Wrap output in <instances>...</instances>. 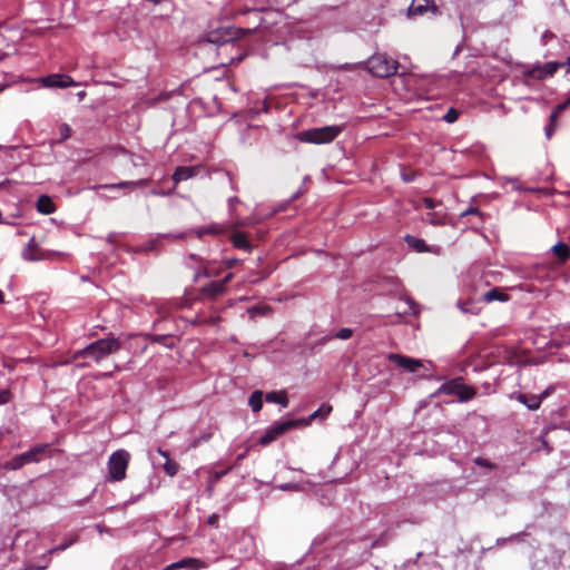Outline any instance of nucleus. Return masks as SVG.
<instances>
[{"mask_svg":"<svg viewBox=\"0 0 570 570\" xmlns=\"http://www.w3.org/2000/svg\"><path fill=\"white\" fill-rule=\"evenodd\" d=\"M12 393L10 390H0V405L7 404L11 401Z\"/></svg>","mask_w":570,"mask_h":570,"instance_id":"obj_35","label":"nucleus"},{"mask_svg":"<svg viewBox=\"0 0 570 570\" xmlns=\"http://www.w3.org/2000/svg\"><path fill=\"white\" fill-rule=\"evenodd\" d=\"M550 391H551V389L548 387L540 395H537V397H540V404L542 403V401L544 399H547L550 395Z\"/></svg>","mask_w":570,"mask_h":570,"instance_id":"obj_46","label":"nucleus"},{"mask_svg":"<svg viewBox=\"0 0 570 570\" xmlns=\"http://www.w3.org/2000/svg\"><path fill=\"white\" fill-rule=\"evenodd\" d=\"M422 204L425 208L428 209H433L434 207H436V205L441 204L440 202H436L435 199L433 198H430V197H425L422 199Z\"/></svg>","mask_w":570,"mask_h":570,"instance_id":"obj_38","label":"nucleus"},{"mask_svg":"<svg viewBox=\"0 0 570 570\" xmlns=\"http://www.w3.org/2000/svg\"><path fill=\"white\" fill-rule=\"evenodd\" d=\"M404 240L410 248H412L413 250H415L417 253H425L429 250V247H428L425 240L422 238H419V237H415L412 235H406L404 237Z\"/></svg>","mask_w":570,"mask_h":570,"instance_id":"obj_19","label":"nucleus"},{"mask_svg":"<svg viewBox=\"0 0 570 570\" xmlns=\"http://www.w3.org/2000/svg\"><path fill=\"white\" fill-rule=\"evenodd\" d=\"M517 400L531 411H535L540 407V397H537V395L519 393Z\"/></svg>","mask_w":570,"mask_h":570,"instance_id":"obj_21","label":"nucleus"},{"mask_svg":"<svg viewBox=\"0 0 570 570\" xmlns=\"http://www.w3.org/2000/svg\"><path fill=\"white\" fill-rule=\"evenodd\" d=\"M553 254L561 261L566 262L570 257V248L566 243L559 242L552 247Z\"/></svg>","mask_w":570,"mask_h":570,"instance_id":"obj_25","label":"nucleus"},{"mask_svg":"<svg viewBox=\"0 0 570 570\" xmlns=\"http://www.w3.org/2000/svg\"><path fill=\"white\" fill-rule=\"evenodd\" d=\"M263 397H264V394L259 390H256V391H254L250 394L249 400H248V404L252 407L253 412L256 413V412H259L262 410V407H263Z\"/></svg>","mask_w":570,"mask_h":570,"instance_id":"obj_24","label":"nucleus"},{"mask_svg":"<svg viewBox=\"0 0 570 570\" xmlns=\"http://www.w3.org/2000/svg\"><path fill=\"white\" fill-rule=\"evenodd\" d=\"M233 273H228L223 279L219 281V283H223V287L226 289V285L230 282L233 278Z\"/></svg>","mask_w":570,"mask_h":570,"instance_id":"obj_45","label":"nucleus"},{"mask_svg":"<svg viewBox=\"0 0 570 570\" xmlns=\"http://www.w3.org/2000/svg\"><path fill=\"white\" fill-rule=\"evenodd\" d=\"M271 312V307L269 306H255L253 308L249 309V313L250 314H267Z\"/></svg>","mask_w":570,"mask_h":570,"instance_id":"obj_39","label":"nucleus"},{"mask_svg":"<svg viewBox=\"0 0 570 570\" xmlns=\"http://www.w3.org/2000/svg\"><path fill=\"white\" fill-rule=\"evenodd\" d=\"M243 458H244V454H239L237 458V461L243 460Z\"/></svg>","mask_w":570,"mask_h":570,"instance_id":"obj_55","label":"nucleus"},{"mask_svg":"<svg viewBox=\"0 0 570 570\" xmlns=\"http://www.w3.org/2000/svg\"><path fill=\"white\" fill-rule=\"evenodd\" d=\"M387 360L395 364L399 367L404 368L410 373H415L420 367H422V363L420 360L412 358L410 356H405L397 353H390L387 355Z\"/></svg>","mask_w":570,"mask_h":570,"instance_id":"obj_9","label":"nucleus"},{"mask_svg":"<svg viewBox=\"0 0 570 570\" xmlns=\"http://www.w3.org/2000/svg\"><path fill=\"white\" fill-rule=\"evenodd\" d=\"M199 170L198 166H178L171 176L174 186L176 187L180 181L195 177Z\"/></svg>","mask_w":570,"mask_h":570,"instance_id":"obj_13","label":"nucleus"},{"mask_svg":"<svg viewBox=\"0 0 570 570\" xmlns=\"http://www.w3.org/2000/svg\"><path fill=\"white\" fill-rule=\"evenodd\" d=\"M235 38H236V33L233 32V30H230V29H219V30H215V31L209 32V35L207 37V40L210 43L225 45V43L230 42Z\"/></svg>","mask_w":570,"mask_h":570,"instance_id":"obj_14","label":"nucleus"},{"mask_svg":"<svg viewBox=\"0 0 570 570\" xmlns=\"http://www.w3.org/2000/svg\"><path fill=\"white\" fill-rule=\"evenodd\" d=\"M68 546H69V544H60V546H58V547H56V548L51 549V550L49 551V553H55V552H57V551H63L65 549H67V548H68Z\"/></svg>","mask_w":570,"mask_h":570,"instance_id":"obj_47","label":"nucleus"},{"mask_svg":"<svg viewBox=\"0 0 570 570\" xmlns=\"http://www.w3.org/2000/svg\"><path fill=\"white\" fill-rule=\"evenodd\" d=\"M332 412V406L331 405H327V404H323L318 410H316L315 412H313L308 420L307 421H304L303 425L304 424H308L309 421L316 419V417H326L330 413Z\"/></svg>","mask_w":570,"mask_h":570,"instance_id":"obj_28","label":"nucleus"},{"mask_svg":"<svg viewBox=\"0 0 570 570\" xmlns=\"http://www.w3.org/2000/svg\"><path fill=\"white\" fill-rule=\"evenodd\" d=\"M570 106V96L563 101L562 104H559L553 110L557 114H561L563 110H566Z\"/></svg>","mask_w":570,"mask_h":570,"instance_id":"obj_40","label":"nucleus"},{"mask_svg":"<svg viewBox=\"0 0 570 570\" xmlns=\"http://www.w3.org/2000/svg\"><path fill=\"white\" fill-rule=\"evenodd\" d=\"M42 83L46 87L68 88L77 86V82L68 75L52 73L42 78Z\"/></svg>","mask_w":570,"mask_h":570,"instance_id":"obj_11","label":"nucleus"},{"mask_svg":"<svg viewBox=\"0 0 570 570\" xmlns=\"http://www.w3.org/2000/svg\"><path fill=\"white\" fill-rule=\"evenodd\" d=\"M233 465L227 466L224 470L220 471H213L209 473L208 480H207V491L209 495H212L215 485L222 480L223 476L227 475L232 470Z\"/></svg>","mask_w":570,"mask_h":570,"instance_id":"obj_16","label":"nucleus"},{"mask_svg":"<svg viewBox=\"0 0 570 570\" xmlns=\"http://www.w3.org/2000/svg\"><path fill=\"white\" fill-rule=\"evenodd\" d=\"M204 275L207 276V277H210L213 274H212V272L208 268H205Z\"/></svg>","mask_w":570,"mask_h":570,"instance_id":"obj_50","label":"nucleus"},{"mask_svg":"<svg viewBox=\"0 0 570 570\" xmlns=\"http://www.w3.org/2000/svg\"><path fill=\"white\" fill-rule=\"evenodd\" d=\"M230 242H232L233 246L235 248H237V249H243V250H246V252H250L252 250V244L248 240V238H247L245 233H242V232L234 233L230 236Z\"/></svg>","mask_w":570,"mask_h":570,"instance_id":"obj_18","label":"nucleus"},{"mask_svg":"<svg viewBox=\"0 0 570 570\" xmlns=\"http://www.w3.org/2000/svg\"><path fill=\"white\" fill-rule=\"evenodd\" d=\"M265 400L268 403H278L283 407L288 406V399L285 391L281 392H269L265 395Z\"/></svg>","mask_w":570,"mask_h":570,"instance_id":"obj_23","label":"nucleus"},{"mask_svg":"<svg viewBox=\"0 0 570 570\" xmlns=\"http://www.w3.org/2000/svg\"><path fill=\"white\" fill-rule=\"evenodd\" d=\"M352 335H353V331H352L351 328H348V327H343V328H341V330L336 333L335 337H337V338H340V340H348L350 337H352Z\"/></svg>","mask_w":570,"mask_h":570,"instance_id":"obj_36","label":"nucleus"},{"mask_svg":"<svg viewBox=\"0 0 570 570\" xmlns=\"http://www.w3.org/2000/svg\"><path fill=\"white\" fill-rule=\"evenodd\" d=\"M468 215H482L481 212L475 208V207H470L469 209H466L465 212L462 213V216H468Z\"/></svg>","mask_w":570,"mask_h":570,"instance_id":"obj_43","label":"nucleus"},{"mask_svg":"<svg viewBox=\"0 0 570 570\" xmlns=\"http://www.w3.org/2000/svg\"><path fill=\"white\" fill-rule=\"evenodd\" d=\"M562 67H564L563 62L550 61L543 66L532 67L528 75L533 79L543 80L546 78L552 77Z\"/></svg>","mask_w":570,"mask_h":570,"instance_id":"obj_8","label":"nucleus"},{"mask_svg":"<svg viewBox=\"0 0 570 570\" xmlns=\"http://www.w3.org/2000/svg\"><path fill=\"white\" fill-rule=\"evenodd\" d=\"M121 348V343L116 337L100 338L82 350L76 351L72 358H91L96 363L101 362L107 356L117 353Z\"/></svg>","mask_w":570,"mask_h":570,"instance_id":"obj_1","label":"nucleus"},{"mask_svg":"<svg viewBox=\"0 0 570 570\" xmlns=\"http://www.w3.org/2000/svg\"><path fill=\"white\" fill-rule=\"evenodd\" d=\"M558 116H559V114H557L554 110H552V112L550 115V124L546 128V135H547L548 138L551 137L553 130L557 128Z\"/></svg>","mask_w":570,"mask_h":570,"instance_id":"obj_31","label":"nucleus"},{"mask_svg":"<svg viewBox=\"0 0 570 570\" xmlns=\"http://www.w3.org/2000/svg\"><path fill=\"white\" fill-rule=\"evenodd\" d=\"M460 112L455 108H450L446 114L443 116V120L449 124H452L458 120Z\"/></svg>","mask_w":570,"mask_h":570,"instance_id":"obj_32","label":"nucleus"},{"mask_svg":"<svg viewBox=\"0 0 570 570\" xmlns=\"http://www.w3.org/2000/svg\"><path fill=\"white\" fill-rule=\"evenodd\" d=\"M303 423L304 420H287L284 422L275 423L265 431V433L259 438L258 442L261 445L266 446L273 441H275L277 438L286 433L288 430L303 425Z\"/></svg>","mask_w":570,"mask_h":570,"instance_id":"obj_7","label":"nucleus"},{"mask_svg":"<svg viewBox=\"0 0 570 570\" xmlns=\"http://www.w3.org/2000/svg\"><path fill=\"white\" fill-rule=\"evenodd\" d=\"M425 220L432 225H443L444 224V219L442 217L438 216L436 213H429L426 215Z\"/></svg>","mask_w":570,"mask_h":570,"instance_id":"obj_33","label":"nucleus"},{"mask_svg":"<svg viewBox=\"0 0 570 570\" xmlns=\"http://www.w3.org/2000/svg\"><path fill=\"white\" fill-rule=\"evenodd\" d=\"M4 303V294L3 292L0 289V304H3Z\"/></svg>","mask_w":570,"mask_h":570,"instance_id":"obj_51","label":"nucleus"},{"mask_svg":"<svg viewBox=\"0 0 570 570\" xmlns=\"http://www.w3.org/2000/svg\"><path fill=\"white\" fill-rule=\"evenodd\" d=\"M399 61L383 53H375L366 61V69L375 77L387 78L396 73Z\"/></svg>","mask_w":570,"mask_h":570,"instance_id":"obj_3","label":"nucleus"},{"mask_svg":"<svg viewBox=\"0 0 570 570\" xmlns=\"http://www.w3.org/2000/svg\"><path fill=\"white\" fill-rule=\"evenodd\" d=\"M438 393L456 395L461 402H466L475 396L476 391L474 387L464 384L462 377H456L443 383L439 387Z\"/></svg>","mask_w":570,"mask_h":570,"instance_id":"obj_6","label":"nucleus"},{"mask_svg":"<svg viewBox=\"0 0 570 570\" xmlns=\"http://www.w3.org/2000/svg\"><path fill=\"white\" fill-rule=\"evenodd\" d=\"M157 452H158L163 458H165V460H167V459H169V458H170L169 452H168V451H166V450H163L161 448H158V449H157Z\"/></svg>","mask_w":570,"mask_h":570,"instance_id":"obj_48","label":"nucleus"},{"mask_svg":"<svg viewBox=\"0 0 570 570\" xmlns=\"http://www.w3.org/2000/svg\"><path fill=\"white\" fill-rule=\"evenodd\" d=\"M226 227L223 226V225H218V224H210L206 227H200L196 230V235L198 238H202L204 235L206 234H210V235H220V234H224L226 233Z\"/></svg>","mask_w":570,"mask_h":570,"instance_id":"obj_22","label":"nucleus"},{"mask_svg":"<svg viewBox=\"0 0 570 570\" xmlns=\"http://www.w3.org/2000/svg\"><path fill=\"white\" fill-rule=\"evenodd\" d=\"M59 132H60V140H66L67 138L70 137V134H71V128L67 125V124H62L60 127H59Z\"/></svg>","mask_w":570,"mask_h":570,"instance_id":"obj_37","label":"nucleus"},{"mask_svg":"<svg viewBox=\"0 0 570 570\" xmlns=\"http://www.w3.org/2000/svg\"><path fill=\"white\" fill-rule=\"evenodd\" d=\"M130 454L126 450L115 451L108 460V480L119 482L126 478Z\"/></svg>","mask_w":570,"mask_h":570,"instance_id":"obj_5","label":"nucleus"},{"mask_svg":"<svg viewBox=\"0 0 570 570\" xmlns=\"http://www.w3.org/2000/svg\"><path fill=\"white\" fill-rule=\"evenodd\" d=\"M483 301L487 303H491L493 301L507 302L509 301V295L499 287H494L483 295Z\"/></svg>","mask_w":570,"mask_h":570,"instance_id":"obj_20","label":"nucleus"},{"mask_svg":"<svg viewBox=\"0 0 570 570\" xmlns=\"http://www.w3.org/2000/svg\"><path fill=\"white\" fill-rule=\"evenodd\" d=\"M206 564L204 561L197 558H184L177 562L170 563L165 567L163 570H178V569H187V570H198L205 568Z\"/></svg>","mask_w":570,"mask_h":570,"instance_id":"obj_12","label":"nucleus"},{"mask_svg":"<svg viewBox=\"0 0 570 570\" xmlns=\"http://www.w3.org/2000/svg\"><path fill=\"white\" fill-rule=\"evenodd\" d=\"M148 184V179H139L137 181H120L118 184L104 185V188H127V187H144Z\"/></svg>","mask_w":570,"mask_h":570,"instance_id":"obj_26","label":"nucleus"},{"mask_svg":"<svg viewBox=\"0 0 570 570\" xmlns=\"http://www.w3.org/2000/svg\"><path fill=\"white\" fill-rule=\"evenodd\" d=\"M165 338V336H156L154 338L155 342H161Z\"/></svg>","mask_w":570,"mask_h":570,"instance_id":"obj_52","label":"nucleus"},{"mask_svg":"<svg viewBox=\"0 0 570 570\" xmlns=\"http://www.w3.org/2000/svg\"><path fill=\"white\" fill-rule=\"evenodd\" d=\"M164 471L169 476H175L179 471V464L170 458L164 464Z\"/></svg>","mask_w":570,"mask_h":570,"instance_id":"obj_29","label":"nucleus"},{"mask_svg":"<svg viewBox=\"0 0 570 570\" xmlns=\"http://www.w3.org/2000/svg\"><path fill=\"white\" fill-rule=\"evenodd\" d=\"M217 321H219V317L213 318L210 323H216Z\"/></svg>","mask_w":570,"mask_h":570,"instance_id":"obj_54","label":"nucleus"},{"mask_svg":"<svg viewBox=\"0 0 570 570\" xmlns=\"http://www.w3.org/2000/svg\"><path fill=\"white\" fill-rule=\"evenodd\" d=\"M218 521H219L218 514L213 513L212 515L208 517L207 523L210 527H215L216 528V527H218Z\"/></svg>","mask_w":570,"mask_h":570,"instance_id":"obj_41","label":"nucleus"},{"mask_svg":"<svg viewBox=\"0 0 570 570\" xmlns=\"http://www.w3.org/2000/svg\"><path fill=\"white\" fill-rule=\"evenodd\" d=\"M225 293L223 283L219 281H213L200 288V294L206 297L215 298Z\"/></svg>","mask_w":570,"mask_h":570,"instance_id":"obj_15","label":"nucleus"},{"mask_svg":"<svg viewBox=\"0 0 570 570\" xmlns=\"http://www.w3.org/2000/svg\"><path fill=\"white\" fill-rule=\"evenodd\" d=\"M474 463L479 466L488 468L490 470L497 469V465L492 462H490L488 459L478 456L474 459Z\"/></svg>","mask_w":570,"mask_h":570,"instance_id":"obj_34","label":"nucleus"},{"mask_svg":"<svg viewBox=\"0 0 570 570\" xmlns=\"http://www.w3.org/2000/svg\"><path fill=\"white\" fill-rule=\"evenodd\" d=\"M428 12H432L433 14L438 12V7L433 0H412L407 9L410 17L423 16Z\"/></svg>","mask_w":570,"mask_h":570,"instance_id":"obj_10","label":"nucleus"},{"mask_svg":"<svg viewBox=\"0 0 570 570\" xmlns=\"http://www.w3.org/2000/svg\"><path fill=\"white\" fill-rule=\"evenodd\" d=\"M237 203H239V199L237 197L229 198V204L232 207L234 206V204H237Z\"/></svg>","mask_w":570,"mask_h":570,"instance_id":"obj_49","label":"nucleus"},{"mask_svg":"<svg viewBox=\"0 0 570 570\" xmlns=\"http://www.w3.org/2000/svg\"><path fill=\"white\" fill-rule=\"evenodd\" d=\"M48 452L49 444H38L29 451L13 456L4 463V468L8 470H19L27 464L38 463L48 454Z\"/></svg>","mask_w":570,"mask_h":570,"instance_id":"obj_4","label":"nucleus"},{"mask_svg":"<svg viewBox=\"0 0 570 570\" xmlns=\"http://www.w3.org/2000/svg\"><path fill=\"white\" fill-rule=\"evenodd\" d=\"M342 130L343 128L341 126L311 128L299 131L296 135V138L299 141L307 144H328L332 142L342 132Z\"/></svg>","mask_w":570,"mask_h":570,"instance_id":"obj_2","label":"nucleus"},{"mask_svg":"<svg viewBox=\"0 0 570 570\" xmlns=\"http://www.w3.org/2000/svg\"><path fill=\"white\" fill-rule=\"evenodd\" d=\"M458 305L463 313L478 314L479 312V308H476L472 301L459 302Z\"/></svg>","mask_w":570,"mask_h":570,"instance_id":"obj_30","label":"nucleus"},{"mask_svg":"<svg viewBox=\"0 0 570 570\" xmlns=\"http://www.w3.org/2000/svg\"><path fill=\"white\" fill-rule=\"evenodd\" d=\"M38 244L31 238L28 243L27 249L24 250L23 257L28 261H38L41 257L38 256Z\"/></svg>","mask_w":570,"mask_h":570,"instance_id":"obj_27","label":"nucleus"},{"mask_svg":"<svg viewBox=\"0 0 570 570\" xmlns=\"http://www.w3.org/2000/svg\"><path fill=\"white\" fill-rule=\"evenodd\" d=\"M212 438V434L208 433L206 435H202L200 438H198L197 440L194 441V446H197L202 441H208L209 439Z\"/></svg>","mask_w":570,"mask_h":570,"instance_id":"obj_44","label":"nucleus"},{"mask_svg":"<svg viewBox=\"0 0 570 570\" xmlns=\"http://www.w3.org/2000/svg\"><path fill=\"white\" fill-rule=\"evenodd\" d=\"M563 63H564V66H568L570 69V56L567 58L566 62H563Z\"/></svg>","mask_w":570,"mask_h":570,"instance_id":"obj_53","label":"nucleus"},{"mask_svg":"<svg viewBox=\"0 0 570 570\" xmlns=\"http://www.w3.org/2000/svg\"><path fill=\"white\" fill-rule=\"evenodd\" d=\"M37 210L43 215H49L56 212V205L52 199L47 195H41L36 203Z\"/></svg>","mask_w":570,"mask_h":570,"instance_id":"obj_17","label":"nucleus"},{"mask_svg":"<svg viewBox=\"0 0 570 570\" xmlns=\"http://www.w3.org/2000/svg\"><path fill=\"white\" fill-rule=\"evenodd\" d=\"M239 263H240V259H238V258H229V259L225 261V265L227 268H233Z\"/></svg>","mask_w":570,"mask_h":570,"instance_id":"obj_42","label":"nucleus"}]
</instances>
